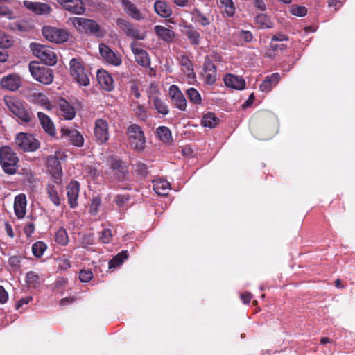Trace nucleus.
<instances>
[{"mask_svg":"<svg viewBox=\"0 0 355 355\" xmlns=\"http://www.w3.org/2000/svg\"><path fill=\"white\" fill-rule=\"evenodd\" d=\"M187 94L190 102L198 105L202 104V98L200 93L195 88L191 87L187 90Z\"/></svg>","mask_w":355,"mask_h":355,"instance_id":"nucleus-45","label":"nucleus"},{"mask_svg":"<svg viewBox=\"0 0 355 355\" xmlns=\"http://www.w3.org/2000/svg\"><path fill=\"white\" fill-rule=\"evenodd\" d=\"M182 71L186 74L188 78L193 79L196 78V73L193 71V64L187 56H182L180 59Z\"/></svg>","mask_w":355,"mask_h":355,"instance_id":"nucleus-33","label":"nucleus"},{"mask_svg":"<svg viewBox=\"0 0 355 355\" xmlns=\"http://www.w3.org/2000/svg\"><path fill=\"white\" fill-rule=\"evenodd\" d=\"M25 97L31 103L44 106L48 110L51 109V105L47 96L35 89H28Z\"/></svg>","mask_w":355,"mask_h":355,"instance_id":"nucleus-12","label":"nucleus"},{"mask_svg":"<svg viewBox=\"0 0 355 355\" xmlns=\"http://www.w3.org/2000/svg\"><path fill=\"white\" fill-rule=\"evenodd\" d=\"M130 147L134 150H142L146 146V137L141 128L137 124H131L126 132Z\"/></svg>","mask_w":355,"mask_h":355,"instance_id":"nucleus-4","label":"nucleus"},{"mask_svg":"<svg viewBox=\"0 0 355 355\" xmlns=\"http://www.w3.org/2000/svg\"><path fill=\"white\" fill-rule=\"evenodd\" d=\"M37 117L44 132L51 137L55 136L56 134L55 128L49 116L42 112H37Z\"/></svg>","mask_w":355,"mask_h":355,"instance_id":"nucleus-25","label":"nucleus"},{"mask_svg":"<svg viewBox=\"0 0 355 355\" xmlns=\"http://www.w3.org/2000/svg\"><path fill=\"white\" fill-rule=\"evenodd\" d=\"M154 31L159 38L167 42H172L175 37V33L172 30L163 26H155L154 27Z\"/></svg>","mask_w":355,"mask_h":355,"instance_id":"nucleus-32","label":"nucleus"},{"mask_svg":"<svg viewBox=\"0 0 355 355\" xmlns=\"http://www.w3.org/2000/svg\"><path fill=\"white\" fill-rule=\"evenodd\" d=\"M62 138H65L73 145L81 147L84 144V138L82 135L75 129L62 128L61 129Z\"/></svg>","mask_w":355,"mask_h":355,"instance_id":"nucleus-18","label":"nucleus"},{"mask_svg":"<svg viewBox=\"0 0 355 355\" xmlns=\"http://www.w3.org/2000/svg\"><path fill=\"white\" fill-rule=\"evenodd\" d=\"M58 115L65 120H72L76 116V110L67 100L61 97L58 101Z\"/></svg>","mask_w":355,"mask_h":355,"instance_id":"nucleus-15","label":"nucleus"},{"mask_svg":"<svg viewBox=\"0 0 355 355\" xmlns=\"http://www.w3.org/2000/svg\"><path fill=\"white\" fill-rule=\"evenodd\" d=\"M68 204L71 209L78 206V196L80 193V183L76 180H71L66 187Z\"/></svg>","mask_w":355,"mask_h":355,"instance_id":"nucleus-14","label":"nucleus"},{"mask_svg":"<svg viewBox=\"0 0 355 355\" xmlns=\"http://www.w3.org/2000/svg\"><path fill=\"white\" fill-rule=\"evenodd\" d=\"M168 93L172 104L180 110L186 111L187 100L179 87L175 85H171Z\"/></svg>","mask_w":355,"mask_h":355,"instance_id":"nucleus-13","label":"nucleus"},{"mask_svg":"<svg viewBox=\"0 0 355 355\" xmlns=\"http://www.w3.org/2000/svg\"><path fill=\"white\" fill-rule=\"evenodd\" d=\"M116 25L126 34L128 31H130V28L133 25L132 23L122 19L119 18L116 21Z\"/></svg>","mask_w":355,"mask_h":355,"instance_id":"nucleus-55","label":"nucleus"},{"mask_svg":"<svg viewBox=\"0 0 355 355\" xmlns=\"http://www.w3.org/2000/svg\"><path fill=\"white\" fill-rule=\"evenodd\" d=\"M240 36L245 42H251L253 38V35L250 31H241Z\"/></svg>","mask_w":355,"mask_h":355,"instance_id":"nucleus-64","label":"nucleus"},{"mask_svg":"<svg viewBox=\"0 0 355 355\" xmlns=\"http://www.w3.org/2000/svg\"><path fill=\"white\" fill-rule=\"evenodd\" d=\"M194 12L196 13V21L200 25L207 26L210 24L209 19L205 17L200 10L196 8Z\"/></svg>","mask_w":355,"mask_h":355,"instance_id":"nucleus-53","label":"nucleus"},{"mask_svg":"<svg viewBox=\"0 0 355 355\" xmlns=\"http://www.w3.org/2000/svg\"><path fill=\"white\" fill-rule=\"evenodd\" d=\"M116 25L126 34L128 31H130V28L133 25L132 23L122 19L119 18L116 21Z\"/></svg>","mask_w":355,"mask_h":355,"instance_id":"nucleus-56","label":"nucleus"},{"mask_svg":"<svg viewBox=\"0 0 355 355\" xmlns=\"http://www.w3.org/2000/svg\"><path fill=\"white\" fill-rule=\"evenodd\" d=\"M169 189L170 183L166 180L157 181L153 185L154 191L159 196L166 195Z\"/></svg>","mask_w":355,"mask_h":355,"instance_id":"nucleus-41","label":"nucleus"},{"mask_svg":"<svg viewBox=\"0 0 355 355\" xmlns=\"http://www.w3.org/2000/svg\"><path fill=\"white\" fill-rule=\"evenodd\" d=\"M136 115L141 120H145L146 118V112L144 108L141 105H137L136 108L134 110Z\"/></svg>","mask_w":355,"mask_h":355,"instance_id":"nucleus-61","label":"nucleus"},{"mask_svg":"<svg viewBox=\"0 0 355 355\" xmlns=\"http://www.w3.org/2000/svg\"><path fill=\"white\" fill-rule=\"evenodd\" d=\"M218 121L214 113L208 112L202 117V123L204 126L213 128L218 124Z\"/></svg>","mask_w":355,"mask_h":355,"instance_id":"nucleus-43","label":"nucleus"},{"mask_svg":"<svg viewBox=\"0 0 355 355\" xmlns=\"http://www.w3.org/2000/svg\"><path fill=\"white\" fill-rule=\"evenodd\" d=\"M154 106L156 110L163 115H166L169 112L166 103L159 98L154 99Z\"/></svg>","mask_w":355,"mask_h":355,"instance_id":"nucleus-47","label":"nucleus"},{"mask_svg":"<svg viewBox=\"0 0 355 355\" xmlns=\"http://www.w3.org/2000/svg\"><path fill=\"white\" fill-rule=\"evenodd\" d=\"M21 78L15 73H10L3 76L0 80L2 88L9 91H16L21 86Z\"/></svg>","mask_w":355,"mask_h":355,"instance_id":"nucleus-20","label":"nucleus"},{"mask_svg":"<svg viewBox=\"0 0 355 355\" xmlns=\"http://www.w3.org/2000/svg\"><path fill=\"white\" fill-rule=\"evenodd\" d=\"M290 12L293 15L297 17H304L307 14V9L305 6L292 5Z\"/></svg>","mask_w":355,"mask_h":355,"instance_id":"nucleus-50","label":"nucleus"},{"mask_svg":"<svg viewBox=\"0 0 355 355\" xmlns=\"http://www.w3.org/2000/svg\"><path fill=\"white\" fill-rule=\"evenodd\" d=\"M13 114L24 123H30L34 118V114L31 109L25 103L21 106H19Z\"/></svg>","mask_w":355,"mask_h":355,"instance_id":"nucleus-26","label":"nucleus"},{"mask_svg":"<svg viewBox=\"0 0 355 355\" xmlns=\"http://www.w3.org/2000/svg\"><path fill=\"white\" fill-rule=\"evenodd\" d=\"M14 12L8 7L0 5V16L6 17L9 19L14 18Z\"/></svg>","mask_w":355,"mask_h":355,"instance_id":"nucleus-58","label":"nucleus"},{"mask_svg":"<svg viewBox=\"0 0 355 355\" xmlns=\"http://www.w3.org/2000/svg\"><path fill=\"white\" fill-rule=\"evenodd\" d=\"M108 123L105 119H98L95 121L94 127V137L96 141L103 144L109 140Z\"/></svg>","mask_w":355,"mask_h":355,"instance_id":"nucleus-10","label":"nucleus"},{"mask_svg":"<svg viewBox=\"0 0 355 355\" xmlns=\"http://www.w3.org/2000/svg\"><path fill=\"white\" fill-rule=\"evenodd\" d=\"M71 268V261L66 258H60L58 260V269L59 270H67Z\"/></svg>","mask_w":355,"mask_h":355,"instance_id":"nucleus-59","label":"nucleus"},{"mask_svg":"<svg viewBox=\"0 0 355 355\" xmlns=\"http://www.w3.org/2000/svg\"><path fill=\"white\" fill-rule=\"evenodd\" d=\"M47 246L43 241H37L32 245V252L37 258H40L44 254Z\"/></svg>","mask_w":355,"mask_h":355,"instance_id":"nucleus-46","label":"nucleus"},{"mask_svg":"<svg viewBox=\"0 0 355 355\" xmlns=\"http://www.w3.org/2000/svg\"><path fill=\"white\" fill-rule=\"evenodd\" d=\"M110 168L114 176L119 181L127 179L128 168L124 162L115 157L110 160Z\"/></svg>","mask_w":355,"mask_h":355,"instance_id":"nucleus-11","label":"nucleus"},{"mask_svg":"<svg viewBox=\"0 0 355 355\" xmlns=\"http://www.w3.org/2000/svg\"><path fill=\"white\" fill-rule=\"evenodd\" d=\"M101 205V200L99 196L94 197L89 207V213L96 215L98 213L99 207Z\"/></svg>","mask_w":355,"mask_h":355,"instance_id":"nucleus-52","label":"nucleus"},{"mask_svg":"<svg viewBox=\"0 0 355 355\" xmlns=\"http://www.w3.org/2000/svg\"><path fill=\"white\" fill-rule=\"evenodd\" d=\"M62 178H50L46 187V191L48 194V198L52 203L58 207L61 204V199L59 192H62Z\"/></svg>","mask_w":355,"mask_h":355,"instance_id":"nucleus-8","label":"nucleus"},{"mask_svg":"<svg viewBox=\"0 0 355 355\" xmlns=\"http://www.w3.org/2000/svg\"><path fill=\"white\" fill-rule=\"evenodd\" d=\"M280 75L278 73H274L270 76L266 77L265 80L261 83L259 89L263 92H269L275 87L280 80Z\"/></svg>","mask_w":355,"mask_h":355,"instance_id":"nucleus-29","label":"nucleus"},{"mask_svg":"<svg viewBox=\"0 0 355 355\" xmlns=\"http://www.w3.org/2000/svg\"><path fill=\"white\" fill-rule=\"evenodd\" d=\"M288 37L282 33H278L272 37L271 41L274 42H284L288 41Z\"/></svg>","mask_w":355,"mask_h":355,"instance_id":"nucleus-63","label":"nucleus"},{"mask_svg":"<svg viewBox=\"0 0 355 355\" xmlns=\"http://www.w3.org/2000/svg\"><path fill=\"white\" fill-rule=\"evenodd\" d=\"M42 31L46 40L55 43H63L67 41L69 35L65 30L51 26H44Z\"/></svg>","mask_w":355,"mask_h":355,"instance_id":"nucleus-9","label":"nucleus"},{"mask_svg":"<svg viewBox=\"0 0 355 355\" xmlns=\"http://www.w3.org/2000/svg\"><path fill=\"white\" fill-rule=\"evenodd\" d=\"M128 250H122L121 252L118 253L109 261V268H116V267L121 266L124 262V261L128 258Z\"/></svg>","mask_w":355,"mask_h":355,"instance_id":"nucleus-37","label":"nucleus"},{"mask_svg":"<svg viewBox=\"0 0 355 355\" xmlns=\"http://www.w3.org/2000/svg\"><path fill=\"white\" fill-rule=\"evenodd\" d=\"M216 67L209 60L205 62L203 73L202 76L204 79V82L209 85H212L216 80Z\"/></svg>","mask_w":355,"mask_h":355,"instance_id":"nucleus-21","label":"nucleus"},{"mask_svg":"<svg viewBox=\"0 0 355 355\" xmlns=\"http://www.w3.org/2000/svg\"><path fill=\"white\" fill-rule=\"evenodd\" d=\"M15 144L17 148L24 152H34L40 146V142L32 134L19 132L16 135Z\"/></svg>","mask_w":355,"mask_h":355,"instance_id":"nucleus-5","label":"nucleus"},{"mask_svg":"<svg viewBox=\"0 0 355 355\" xmlns=\"http://www.w3.org/2000/svg\"><path fill=\"white\" fill-rule=\"evenodd\" d=\"M3 101L7 108L12 114L24 103L21 100L13 96H6Z\"/></svg>","mask_w":355,"mask_h":355,"instance_id":"nucleus-35","label":"nucleus"},{"mask_svg":"<svg viewBox=\"0 0 355 355\" xmlns=\"http://www.w3.org/2000/svg\"><path fill=\"white\" fill-rule=\"evenodd\" d=\"M19 158L11 147L3 146L0 148V164L6 173H16Z\"/></svg>","mask_w":355,"mask_h":355,"instance_id":"nucleus-2","label":"nucleus"},{"mask_svg":"<svg viewBox=\"0 0 355 355\" xmlns=\"http://www.w3.org/2000/svg\"><path fill=\"white\" fill-rule=\"evenodd\" d=\"M122 6L126 13L132 19L141 20L144 18L143 14L137 8L136 5L129 0H122Z\"/></svg>","mask_w":355,"mask_h":355,"instance_id":"nucleus-30","label":"nucleus"},{"mask_svg":"<svg viewBox=\"0 0 355 355\" xmlns=\"http://www.w3.org/2000/svg\"><path fill=\"white\" fill-rule=\"evenodd\" d=\"M126 35L130 37H132L135 40H144L146 37V35L144 33H141L140 30L138 28H136L134 26V24L132 26V27L130 28V31H128L126 33Z\"/></svg>","mask_w":355,"mask_h":355,"instance_id":"nucleus-49","label":"nucleus"},{"mask_svg":"<svg viewBox=\"0 0 355 355\" xmlns=\"http://www.w3.org/2000/svg\"><path fill=\"white\" fill-rule=\"evenodd\" d=\"M24 6L36 15H47L52 10L51 6L45 3L24 1Z\"/></svg>","mask_w":355,"mask_h":355,"instance_id":"nucleus-22","label":"nucleus"},{"mask_svg":"<svg viewBox=\"0 0 355 355\" xmlns=\"http://www.w3.org/2000/svg\"><path fill=\"white\" fill-rule=\"evenodd\" d=\"M70 73L80 85L87 86L89 84L88 71L85 69L80 60L72 58L69 62Z\"/></svg>","mask_w":355,"mask_h":355,"instance_id":"nucleus-7","label":"nucleus"},{"mask_svg":"<svg viewBox=\"0 0 355 355\" xmlns=\"http://www.w3.org/2000/svg\"><path fill=\"white\" fill-rule=\"evenodd\" d=\"M224 83L227 87L238 90L243 89L245 87V80L233 74L226 75L224 77Z\"/></svg>","mask_w":355,"mask_h":355,"instance_id":"nucleus-28","label":"nucleus"},{"mask_svg":"<svg viewBox=\"0 0 355 355\" xmlns=\"http://www.w3.org/2000/svg\"><path fill=\"white\" fill-rule=\"evenodd\" d=\"M58 2L67 11L75 15H83L85 7L82 0H57Z\"/></svg>","mask_w":355,"mask_h":355,"instance_id":"nucleus-17","label":"nucleus"},{"mask_svg":"<svg viewBox=\"0 0 355 355\" xmlns=\"http://www.w3.org/2000/svg\"><path fill=\"white\" fill-rule=\"evenodd\" d=\"M287 48V45L284 44H277V42L271 41L269 44V49L266 51L265 56L273 58L275 57V52L280 50L284 51Z\"/></svg>","mask_w":355,"mask_h":355,"instance_id":"nucleus-40","label":"nucleus"},{"mask_svg":"<svg viewBox=\"0 0 355 355\" xmlns=\"http://www.w3.org/2000/svg\"><path fill=\"white\" fill-rule=\"evenodd\" d=\"M255 22L258 28L261 29H269L274 26L270 17L264 13L259 14L255 18Z\"/></svg>","mask_w":355,"mask_h":355,"instance_id":"nucleus-34","label":"nucleus"},{"mask_svg":"<svg viewBox=\"0 0 355 355\" xmlns=\"http://www.w3.org/2000/svg\"><path fill=\"white\" fill-rule=\"evenodd\" d=\"M25 282L29 288H35L40 286L42 280L37 272L34 271H29L26 273Z\"/></svg>","mask_w":355,"mask_h":355,"instance_id":"nucleus-36","label":"nucleus"},{"mask_svg":"<svg viewBox=\"0 0 355 355\" xmlns=\"http://www.w3.org/2000/svg\"><path fill=\"white\" fill-rule=\"evenodd\" d=\"M14 209L18 218L21 219L24 217L26 211V199L24 194H19L15 197Z\"/></svg>","mask_w":355,"mask_h":355,"instance_id":"nucleus-27","label":"nucleus"},{"mask_svg":"<svg viewBox=\"0 0 355 355\" xmlns=\"http://www.w3.org/2000/svg\"><path fill=\"white\" fill-rule=\"evenodd\" d=\"M55 241L62 245L65 246L69 243V236L66 229L60 227L55 234Z\"/></svg>","mask_w":355,"mask_h":355,"instance_id":"nucleus-42","label":"nucleus"},{"mask_svg":"<svg viewBox=\"0 0 355 355\" xmlns=\"http://www.w3.org/2000/svg\"><path fill=\"white\" fill-rule=\"evenodd\" d=\"M46 164L51 174V178H62V167L57 157L50 156L47 159Z\"/></svg>","mask_w":355,"mask_h":355,"instance_id":"nucleus-23","label":"nucleus"},{"mask_svg":"<svg viewBox=\"0 0 355 355\" xmlns=\"http://www.w3.org/2000/svg\"><path fill=\"white\" fill-rule=\"evenodd\" d=\"M96 77L99 85L105 90L112 91L114 89L112 77L107 71L99 69L97 71Z\"/></svg>","mask_w":355,"mask_h":355,"instance_id":"nucleus-24","label":"nucleus"},{"mask_svg":"<svg viewBox=\"0 0 355 355\" xmlns=\"http://www.w3.org/2000/svg\"><path fill=\"white\" fill-rule=\"evenodd\" d=\"M99 239L103 243H110L112 239V230L108 228L103 230L100 232Z\"/></svg>","mask_w":355,"mask_h":355,"instance_id":"nucleus-51","label":"nucleus"},{"mask_svg":"<svg viewBox=\"0 0 355 355\" xmlns=\"http://www.w3.org/2000/svg\"><path fill=\"white\" fill-rule=\"evenodd\" d=\"M135 171L141 176H146L148 173L147 166L141 162L136 164Z\"/></svg>","mask_w":355,"mask_h":355,"instance_id":"nucleus-60","label":"nucleus"},{"mask_svg":"<svg viewBox=\"0 0 355 355\" xmlns=\"http://www.w3.org/2000/svg\"><path fill=\"white\" fill-rule=\"evenodd\" d=\"M29 71L33 78L42 84L49 85L53 81V70L37 62H31L29 64Z\"/></svg>","mask_w":355,"mask_h":355,"instance_id":"nucleus-3","label":"nucleus"},{"mask_svg":"<svg viewBox=\"0 0 355 355\" xmlns=\"http://www.w3.org/2000/svg\"><path fill=\"white\" fill-rule=\"evenodd\" d=\"M68 21L78 32L101 38L105 35V31L94 19L73 17H70Z\"/></svg>","mask_w":355,"mask_h":355,"instance_id":"nucleus-1","label":"nucleus"},{"mask_svg":"<svg viewBox=\"0 0 355 355\" xmlns=\"http://www.w3.org/2000/svg\"><path fill=\"white\" fill-rule=\"evenodd\" d=\"M154 9L158 15L164 18L169 17L173 13L170 6L165 1L161 0H158L155 2Z\"/></svg>","mask_w":355,"mask_h":355,"instance_id":"nucleus-31","label":"nucleus"},{"mask_svg":"<svg viewBox=\"0 0 355 355\" xmlns=\"http://www.w3.org/2000/svg\"><path fill=\"white\" fill-rule=\"evenodd\" d=\"M185 35L192 45L196 46L200 44V35L199 32L195 30L192 26H189L187 27Z\"/></svg>","mask_w":355,"mask_h":355,"instance_id":"nucleus-39","label":"nucleus"},{"mask_svg":"<svg viewBox=\"0 0 355 355\" xmlns=\"http://www.w3.org/2000/svg\"><path fill=\"white\" fill-rule=\"evenodd\" d=\"M131 50L135 55V61L138 64L148 67L150 64V61L148 58V53L139 47V44L137 42H132L130 44Z\"/></svg>","mask_w":355,"mask_h":355,"instance_id":"nucleus-19","label":"nucleus"},{"mask_svg":"<svg viewBox=\"0 0 355 355\" xmlns=\"http://www.w3.org/2000/svg\"><path fill=\"white\" fill-rule=\"evenodd\" d=\"M93 278V272L91 270L83 269L79 272V279L81 282H89Z\"/></svg>","mask_w":355,"mask_h":355,"instance_id":"nucleus-54","label":"nucleus"},{"mask_svg":"<svg viewBox=\"0 0 355 355\" xmlns=\"http://www.w3.org/2000/svg\"><path fill=\"white\" fill-rule=\"evenodd\" d=\"M12 45V40L3 33L0 31V48L6 49Z\"/></svg>","mask_w":355,"mask_h":355,"instance_id":"nucleus-57","label":"nucleus"},{"mask_svg":"<svg viewBox=\"0 0 355 355\" xmlns=\"http://www.w3.org/2000/svg\"><path fill=\"white\" fill-rule=\"evenodd\" d=\"M130 200V195L128 193L118 194L114 198V202L119 209H127Z\"/></svg>","mask_w":355,"mask_h":355,"instance_id":"nucleus-44","label":"nucleus"},{"mask_svg":"<svg viewBox=\"0 0 355 355\" xmlns=\"http://www.w3.org/2000/svg\"><path fill=\"white\" fill-rule=\"evenodd\" d=\"M158 137L164 143L168 144L172 141L171 132L170 129L166 126H159L156 130Z\"/></svg>","mask_w":355,"mask_h":355,"instance_id":"nucleus-38","label":"nucleus"},{"mask_svg":"<svg viewBox=\"0 0 355 355\" xmlns=\"http://www.w3.org/2000/svg\"><path fill=\"white\" fill-rule=\"evenodd\" d=\"M220 3L225 8V12L229 17H232L235 13V7L232 0H220Z\"/></svg>","mask_w":355,"mask_h":355,"instance_id":"nucleus-48","label":"nucleus"},{"mask_svg":"<svg viewBox=\"0 0 355 355\" xmlns=\"http://www.w3.org/2000/svg\"><path fill=\"white\" fill-rule=\"evenodd\" d=\"M8 263L14 268H18L20 266L21 259L17 256H12L9 258Z\"/></svg>","mask_w":355,"mask_h":355,"instance_id":"nucleus-62","label":"nucleus"},{"mask_svg":"<svg viewBox=\"0 0 355 355\" xmlns=\"http://www.w3.org/2000/svg\"><path fill=\"white\" fill-rule=\"evenodd\" d=\"M30 47L33 53L45 64H56L57 57L51 47L38 43H31Z\"/></svg>","mask_w":355,"mask_h":355,"instance_id":"nucleus-6","label":"nucleus"},{"mask_svg":"<svg viewBox=\"0 0 355 355\" xmlns=\"http://www.w3.org/2000/svg\"><path fill=\"white\" fill-rule=\"evenodd\" d=\"M99 52L102 58L110 64L119 66L122 62L121 57L105 44H99Z\"/></svg>","mask_w":355,"mask_h":355,"instance_id":"nucleus-16","label":"nucleus"}]
</instances>
